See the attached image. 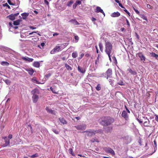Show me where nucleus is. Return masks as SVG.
<instances>
[{
	"instance_id": "37",
	"label": "nucleus",
	"mask_w": 158,
	"mask_h": 158,
	"mask_svg": "<svg viewBox=\"0 0 158 158\" xmlns=\"http://www.w3.org/2000/svg\"><path fill=\"white\" fill-rule=\"evenodd\" d=\"M69 153L71 154L72 156H74V153L73 151V149L72 148H70L69 149Z\"/></svg>"
},
{
	"instance_id": "60",
	"label": "nucleus",
	"mask_w": 158,
	"mask_h": 158,
	"mask_svg": "<svg viewBox=\"0 0 158 158\" xmlns=\"http://www.w3.org/2000/svg\"><path fill=\"white\" fill-rule=\"evenodd\" d=\"M50 89L52 91V92L53 93H54V94H56V92H54V91L53 90V88H52V87H50Z\"/></svg>"
},
{
	"instance_id": "41",
	"label": "nucleus",
	"mask_w": 158,
	"mask_h": 158,
	"mask_svg": "<svg viewBox=\"0 0 158 158\" xmlns=\"http://www.w3.org/2000/svg\"><path fill=\"white\" fill-rule=\"evenodd\" d=\"M51 76V74L50 73H49L48 74H47L45 75V78L48 79Z\"/></svg>"
},
{
	"instance_id": "9",
	"label": "nucleus",
	"mask_w": 158,
	"mask_h": 158,
	"mask_svg": "<svg viewBox=\"0 0 158 158\" xmlns=\"http://www.w3.org/2000/svg\"><path fill=\"white\" fill-rule=\"evenodd\" d=\"M19 14V13L18 12L14 14H11L10 15L7 16V18L11 20H13L15 19V17L17 16Z\"/></svg>"
},
{
	"instance_id": "52",
	"label": "nucleus",
	"mask_w": 158,
	"mask_h": 158,
	"mask_svg": "<svg viewBox=\"0 0 158 158\" xmlns=\"http://www.w3.org/2000/svg\"><path fill=\"white\" fill-rule=\"evenodd\" d=\"M77 5L75 3L73 5V9H75L77 6Z\"/></svg>"
},
{
	"instance_id": "25",
	"label": "nucleus",
	"mask_w": 158,
	"mask_h": 158,
	"mask_svg": "<svg viewBox=\"0 0 158 158\" xmlns=\"http://www.w3.org/2000/svg\"><path fill=\"white\" fill-rule=\"evenodd\" d=\"M127 71L129 72L131 74L133 75H135L137 74V73L135 71H133L131 69L129 68L127 69Z\"/></svg>"
},
{
	"instance_id": "13",
	"label": "nucleus",
	"mask_w": 158,
	"mask_h": 158,
	"mask_svg": "<svg viewBox=\"0 0 158 158\" xmlns=\"http://www.w3.org/2000/svg\"><path fill=\"white\" fill-rule=\"evenodd\" d=\"M25 70L27 71L29 74L31 76L32 75L33 73L34 72V69L31 68L26 69H25Z\"/></svg>"
},
{
	"instance_id": "20",
	"label": "nucleus",
	"mask_w": 158,
	"mask_h": 158,
	"mask_svg": "<svg viewBox=\"0 0 158 158\" xmlns=\"http://www.w3.org/2000/svg\"><path fill=\"white\" fill-rule=\"evenodd\" d=\"M40 63L38 61H35L33 62V65L36 68H39L40 66Z\"/></svg>"
},
{
	"instance_id": "10",
	"label": "nucleus",
	"mask_w": 158,
	"mask_h": 158,
	"mask_svg": "<svg viewBox=\"0 0 158 158\" xmlns=\"http://www.w3.org/2000/svg\"><path fill=\"white\" fill-rule=\"evenodd\" d=\"M106 73L107 74V79L109 77H112V71L111 69H109L106 71Z\"/></svg>"
},
{
	"instance_id": "56",
	"label": "nucleus",
	"mask_w": 158,
	"mask_h": 158,
	"mask_svg": "<svg viewBox=\"0 0 158 158\" xmlns=\"http://www.w3.org/2000/svg\"><path fill=\"white\" fill-rule=\"evenodd\" d=\"M29 28L33 30V29H36V27H34L33 26H30L29 27Z\"/></svg>"
},
{
	"instance_id": "15",
	"label": "nucleus",
	"mask_w": 158,
	"mask_h": 158,
	"mask_svg": "<svg viewBox=\"0 0 158 158\" xmlns=\"http://www.w3.org/2000/svg\"><path fill=\"white\" fill-rule=\"evenodd\" d=\"M120 15V14L118 11L117 12H114L112 13L111 16L112 17H117Z\"/></svg>"
},
{
	"instance_id": "58",
	"label": "nucleus",
	"mask_w": 158,
	"mask_h": 158,
	"mask_svg": "<svg viewBox=\"0 0 158 158\" xmlns=\"http://www.w3.org/2000/svg\"><path fill=\"white\" fill-rule=\"evenodd\" d=\"M137 120L138 121V122L139 123H142L143 122H142V121H141V119H139V118H137Z\"/></svg>"
},
{
	"instance_id": "30",
	"label": "nucleus",
	"mask_w": 158,
	"mask_h": 158,
	"mask_svg": "<svg viewBox=\"0 0 158 158\" xmlns=\"http://www.w3.org/2000/svg\"><path fill=\"white\" fill-rule=\"evenodd\" d=\"M1 64L3 66H8L9 63L7 62L3 61L1 62Z\"/></svg>"
},
{
	"instance_id": "38",
	"label": "nucleus",
	"mask_w": 158,
	"mask_h": 158,
	"mask_svg": "<svg viewBox=\"0 0 158 158\" xmlns=\"http://www.w3.org/2000/svg\"><path fill=\"white\" fill-rule=\"evenodd\" d=\"M73 3V0H70L68 2L67 4V6H70Z\"/></svg>"
},
{
	"instance_id": "43",
	"label": "nucleus",
	"mask_w": 158,
	"mask_h": 158,
	"mask_svg": "<svg viewBox=\"0 0 158 158\" xmlns=\"http://www.w3.org/2000/svg\"><path fill=\"white\" fill-rule=\"evenodd\" d=\"M77 5H80L81 3V1H76L75 3Z\"/></svg>"
},
{
	"instance_id": "17",
	"label": "nucleus",
	"mask_w": 158,
	"mask_h": 158,
	"mask_svg": "<svg viewBox=\"0 0 158 158\" xmlns=\"http://www.w3.org/2000/svg\"><path fill=\"white\" fill-rule=\"evenodd\" d=\"M77 130H83L85 129V126H83L82 125H78L75 127Z\"/></svg>"
},
{
	"instance_id": "3",
	"label": "nucleus",
	"mask_w": 158,
	"mask_h": 158,
	"mask_svg": "<svg viewBox=\"0 0 158 158\" xmlns=\"http://www.w3.org/2000/svg\"><path fill=\"white\" fill-rule=\"evenodd\" d=\"M65 48L64 44H58L50 52L51 54H53L62 50Z\"/></svg>"
},
{
	"instance_id": "32",
	"label": "nucleus",
	"mask_w": 158,
	"mask_h": 158,
	"mask_svg": "<svg viewBox=\"0 0 158 158\" xmlns=\"http://www.w3.org/2000/svg\"><path fill=\"white\" fill-rule=\"evenodd\" d=\"M139 15L142 19H143L146 20V21H148L147 17L145 16L144 15L142 14H140Z\"/></svg>"
},
{
	"instance_id": "55",
	"label": "nucleus",
	"mask_w": 158,
	"mask_h": 158,
	"mask_svg": "<svg viewBox=\"0 0 158 158\" xmlns=\"http://www.w3.org/2000/svg\"><path fill=\"white\" fill-rule=\"evenodd\" d=\"M126 21L127 25L129 26H130V23L129 22L128 20L127 19H126Z\"/></svg>"
},
{
	"instance_id": "16",
	"label": "nucleus",
	"mask_w": 158,
	"mask_h": 158,
	"mask_svg": "<svg viewBox=\"0 0 158 158\" xmlns=\"http://www.w3.org/2000/svg\"><path fill=\"white\" fill-rule=\"evenodd\" d=\"M22 59H23V60L25 61H28L29 62H32L33 61V60H34L33 58H28V57L27 58H26L25 57H23V56L22 57Z\"/></svg>"
},
{
	"instance_id": "44",
	"label": "nucleus",
	"mask_w": 158,
	"mask_h": 158,
	"mask_svg": "<svg viewBox=\"0 0 158 158\" xmlns=\"http://www.w3.org/2000/svg\"><path fill=\"white\" fill-rule=\"evenodd\" d=\"M133 9L137 14L139 15H140V13L138 10L135 9L134 8H133Z\"/></svg>"
},
{
	"instance_id": "26",
	"label": "nucleus",
	"mask_w": 158,
	"mask_h": 158,
	"mask_svg": "<svg viewBox=\"0 0 158 158\" xmlns=\"http://www.w3.org/2000/svg\"><path fill=\"white\" fill-rule=\"evenodd\" d=\"M90 141L92 143H94L95 142L99 143L100 142L99 140L96 138V137H94V138H93L92 139L90 140Z\"/></svg>"
},
{
	"instance_id": "6",
	"label": "nucleus",
	"mask_w": 158,
	"mask_h": 158,
	"mask_svg": "<svg viewBox=\"0 0 158 158\" xmlns=\"http://www.w3.org/2000/svg\"><path fill=\"white\" fill-rule=\"evenodd\" d=\"M85 132H87V135L89 137H91L95 135L94 130H86Z\"/></svg>"
},
{
	"instance_id": "28",
	"label": "nucleus",
	"mask_w": 158,
	"mask_h": 158,
	"mask_svg": "<svg viewBox=\"0 0 158 158\" xmlns=\"http://www.w3.org/2000/svg\"><path fill=\"white\" fill-rule=\"evenodd\" d=\"M73 22L72 23L74 24L75 25H79L80 24V23L77 22V21L75 19H71L69 21V22Z\"/></svg>"
},
{
	"instance_id": "57",
	"label": "nucleus",
	"mask_w": 158,
	"mask_h": 158,
	"mask_svg": "<svg viewBox=\"0 0 158 158\" xmlns=\"http://www.w3.org/2000/svg\"><path fill=\"white\" fill-rule=\"evenodd\" d=\"M12 135L11 134H9L8 136V138L10 139L12 138Z\"/></svg>"
},
{
	"instance_id": "31",
	"label": "nucleus",
	"mask_w": 158,
	"mask_h": 158,
	"mask_svg": "<svg viewBox=\"0 0 158 158\" xmlns=\"http://www.w3.org/2000/svg\"><path fill=\"white\" fill-rule=\"evenodd\" d=\"M72 57L73 58H76L77 57V52L76 51L73 52L72 53Z\"/></svg>"
},
{
	"instance_id": "35",
	"label": "nucleus",
	"mask_w": 158,
	"mask_h": 158,
	"mask_svg": "<svg viewBox=\"0 0 158 158\" xmlns=\"http://www.w3.org/2000/svg\"><path fill=\"white\" fill-rule=\"evenodd\" d=\"M95 134L96 133H100L102 134L103 133V131L102 129H99L97 130H94Z\"/></svg>"
},
{
	"instance_id": "46",
	"label": "nucleus",
	"mask_w": 158,
	"mask_h": 158,
	"mask_svg": "<svg viewBox=\"0 0 158 158\" xmlns=\"http://www.w3.org/2000/svg\"><path fill=\"white\" fill-rule=\"evenodd\" d=\"M147 6L148 8L149 9H152L153 8V7L149 4H148Z\"/></svg>"
},
{
	"instance_id": "8",
	"label": "nucleus",
	"mask_w": 158,
	"mask_h": 158,
	"mask_svg": "<svg viewBox=\"0 0 158 158\" xmlns=\"http://www.w3.org/2000/svg\"><path fill=\"white\" fill-rule=\"evenodd\" d=\"M94 11L95 12L97 13L100 12L102 13L104 15V16H105V14L103 11V10L99 6H97L96 8V9Z\"/></svg>"
},
{
	"instance_id": "5",
	"label": "nucleus",
	"mask_w": 158,
	"mask_h": 158,
	"mask_svg": "<svg viewBox=\"0 0 158 158\" xmlns=\"http://www.w3.org/2000/svg\"><path fill=\"white\" fill-rule=\"evenodd\" d=\"M103 149L107 153H110L113 155H115V153L114 151L110 147H105Z\"/></svg>"
},
{
	"instance_id": "51",
	"label": "nucleus",
	"mask_w": 158,
	"mask_h": 158,
	"mask_svg": "<svg viewBox=\"0 0 158 158\" xmlns=\"http://www.w3.org/2000/svg\"><path fill=\"white\" fill-rule=\"evenodd\" d=\"M155 116H156L155 119L157 122H158V115L155 114Z\"/></svg>"
},
{
	"instance_id": "45",
	"label": "nucleus",
	"mask_w": 158,
	"mask_h": 158,
	"mask_svg": "<svg viewBox=\"0 0 158 158\" xmlns=\"http://www.w3.org/2000/svg\"><path fill=\"white\" fill-rule=\"evenodd\" d=\"M124 11L129 16H130V13L127 11V10L125 8H124Z\"/></svg>"
},
{
	"instance_id": "12",
	"label": "nucleus",
	"mask_w": 158,
	"mask_h": 158,
	"mask_svg": "<svg viewBox=\"0 0 158 158\" xmlns=\"http://www.w3.org/2000/svg\"><path fill=\"white\" fill-rule=\"evenodd\" d=\"M117 84L121 85H125V83L123 82V79L121 77H118L117 78Z\"/></svg>"
},
{
	"instance_id": "11",
	"label": "nucleus",
	"mask_w": 158,
	"mask_h": 158,
	"mask_svg": "<svg viewBox=\"0 0 158 158\" xmlns=\"http://www.w3.org/2000/svg\"><path fill=\"white\" fill-rule=\"evenodd\" d=\"M2 139L5 140V143L4 144V147H6L10 145V140L7 139V137H2Z\"/></svg>"
},
{
	"instance_id": "49",
	"label": "nucleus",
	"mask_w": 158,
	"mask_h": 158,
	"mask_svg": "<svg viewBox=\"0 0 158 158\" xmlns=\"http://www.w3.org/2000/svg\"><path fill=\"white\" fill-rule=\"evenodd\" d=\"M56 134H58L59 132L57 130L55 129H53L52 130Z\"/></svg>"
},
{
	"instance_id": "33",
	"label": "nucleus",
	"mask_w": 158,
	"mask_h": 158,
	"mask_svg": "<svg viewBox=\"0 0 158 158\" xmlns=\"http://www.w3.org/2000/svg\"><path fill=\"white\" fill-rule=\"evenodd\" d=\"M100 55L99 54H98V57L97 58L96 60L95 61V64L96 65V66L97 65H98V64L99 63V57Z\"/></svg>"
},
{
	"instance_id": "62",
	"label": "nucleus",
	"mask_w": 158,
	"mask_h": 158,
	"mask_svg": "<svg viewBox=\"0 0 158 158\" xmlns=\"http://www.w3.org/2000/svg\"><path fill=\"white\" fill-rule=\"evenodd\" d=\"M91 20L93 22H94L96 20V19L94 17H92V18Z\"/></svg>"
},
{
	"instance_id": "29",
	"label": "nucleus",
	"mask_w": 158,
	"mask_h": 158,
	"mask_svg": "<svg viewBox=\"0 0 158 158\" xmlns=\"http://www.w3.org/2000/svg\"><path fill=\"white\" fill-rule=\"evenodd\" d=\"M21 20H17L13 22V24L14 25L17 26L19 25V24Z\"/></svg>"
},
{
	"instance_id": "14",
	"label": "nucleus",
	"mask_w": 158,
	"mask_h": 158,
	"mask_svg": "<svg viewBox=\"0 0 158 158\" xmlns=\"http://www.w3.org/2000/svg\"><path fill=\"white\" fill-rule=\"evenodd\" d=\"M122 116L126 120H127L128 118V114L125 110L123 111L122 112Z\"/></svg>"
},
{
	"instance_id": "47",
	"label": "nucleus",
	"mask_w": 158,
	"mask_h": 158,
	"mask_svg": "<svg viewBox=\"0 0 158 158\" xmlns=\"http://www.w3.org/2000/svg\"><path fill=\"white\" fill-rule=\"evenodd\" d=\"M113 81H114V80H112V79H109V82H110V84L111 85H114V84H113Z\"/></svg>"
},
{
	"instance_id": "23",
	"label": "nucleus",
	"mask_w": 158,
	"mask_h": 158,
	"mask_svg": "<svg viewBox=\"0 0 158 158\" xmlns=\"http://www.w3.org/2000/svg\"><path fill=\"white\" fill-rule=\"evenodd\" d=\"M46 110L47 111V112L50 113H51L52 114H55V113H54L53 112L54 111L52 110H50L48 107H47L45 108Z\"/></svg>"
},
{
	"instance_id": "64",
	"label": "nucleus",
	"mask_w": 158,
	"mask_h": 158,
	"mask_svg": "<svg viewBox=\"0 0 158 158\" xmlns=\"http://www.w3.org/2000/svg\"><path fill=\"white\" fill-rule=\"evenodd\" d=\"M95 47V48L96 49V52L97 53H98V47H97V46H96Z\"/></svg>"
},
{
	"instance_id": "50",
	"label": "nucleus",
	"mask_w": 158,
	"mask_h": 158,
	"mask_svg": "<svg viewBox=\"0 0 158 158\" xmlns=\"http://www.w3.org/2000/svg\"><path fill=\"white\" fill-rule=\"evenodd\" d=\"M7 2L10 5H14V4L12 3L11 2L10 0H8Z\"/></svg>"
},
{
	"instance_id": "54",
	"label": "nucleus",
	"mask_w": 158,
	"mask_h": 158,
	"mask_svg": "<svg viewBox=\"0 0 158 158\" xmlns=\"http://www.w3.org/2000/svg\"><path fill=\"white\" fill-rule=\"evenodd\" d=\"M38 32V31H33V32H32L29 33V35H31L33 33H37Z\"/></svg>"
},
{
	"instance_id": "2",
	"label": "nucleus",
	"mask_w": 158,
	"mask_h": 158,
	"mask_svg": "<svg viewBox=\"0 0 158 158\" xmlns=\"http://www.w3.org/2000/svg\"><path fill=\"white\" fill-rule=\"evenodd\" d=\"M105 52L107 54L109 60H111V53L112 52V44L109 41H105Z\"/></svg>"
},
{
	"instance_id": "24",
	"label": "nucleus",
	"mask_w": 158,
	"mask_h": 158,
	"mask_svg": "<svg viewBox=\"0 0 158 158\" xmlns=\"http://www.w3.org/2000/svg\"><path fill=\"white\" fill-rule=\"evenodd\" d=\"M59 120L60 122L63 124H66L67 123V121L64 118H59Z\"/></svg>"
},
{
	"instance_id": "40",
	"label": "nucleus",
	"mask_w": 158,
	"mask_h": 158,
	"mask_svg": "<svg viewBox=\"0 0 158 158\" xmlns=\"http://www.w3.org/2000/svg\"><path fill=\"white\" fill-rule=\"evenodd\" d=\"M38 156V155L37 153H35L34 154H33L32 155H31V157L32 158H35V157H36Z\"/></svg>"
},
{
	"instance_id": "21",
	"label": "nucleus",
	"mask_w": 158,
	"mask_h": 158,
	"mask_svg": "<svg viewBox=\"0 0 158 158\" xmlns=\"http://www.w3.org/2000/svg\"><path fill=\"white\" fill-rule=\"evenodd\" d=\"M77 69L78 71L82 73H84L85 72V69H82L80 66H78Z\"/></svg>"
},
{
	"instance_id": "18",
	"label": "nucleus",
	"mask_w": 158,
	"mask_h": 158,
	"mask_svg": "<svg viewBox=\"0 0 158 158\" xmlns=\"http://www.w3.org/2000/svg\"><path fill=\"white\" fill-rule=\"evenodd\" d=\"M21 15L22 16V18L23 19H25L29 15L28 13H24L22 14Z\"/></svg>"
},
{
	"instance_id": "39",
	"label": "nucleus",
	"mask_w": 158,
	"mask_h": 158,
	"mask_svg": "<svg viewBox=\"0 0 158 158\" xmlns=\"http://www.w3.org/2000/svg\"><path fill=\"white\" fill-rule=\"evenodd\" d=\"M96 89L97 90L99 91L101 90V85L100 84H98L97 86L96 87Z\"/></svg>"
},
{
	"instance_id": "4",
	"label": "nucleus",
	"mask_w": 158,
	"mask_h": 158,
	"mask_svg": "<svg viewBox=\"0 0 158 158\" xmlns=\"http://www.w3.org/2000/svg\"><path fill=\"white\" fill-rule=\"evenodd\" d=\"M31 93L33 94L32 98L33 102H36L39 99L38 94H40L39 90L37 89H35L31 91Z\"/></svg>"
},
{
	"instance_id": "42",
	"label": "nucleus",
	"mask_w": 158,
	"mask_h": 158,
	"mask_svg": "<svg viewBox=\"0 0 158 158\" xmlns=\"http://www.w3.org/2000/svg\"><path fill=\"white\" fill-rule=\"evenodd\" d=\"M3 6H7L8 9L10 8V6L8 5V4L6 3L3 4Z\"/></svg>"
},
{
	"instance_id": "34",
	"label": "nucleus",
	"mask_w": 158,
	"mask_h": 158,
	"mask_svg": "<svg viewBox=\"0 0 158 158\" xmlns=\"http://www.w3.org/2000/svg\"><path fill=\"white\" fill-rule=\"evenodd\" d=\"M65 66L67 69L68 70H72L71 67L67 64H65Z\"/></svg>"
},
{
	"instance_id": "1",
	"label": "nucleus",
	"mask_w": 158,
	"mask_h": 158,
	"mask_svg": "<svg viewBox=\"0 0 158 158\" xmlns=\"http://www.w3.org/2000/svg\"><path fill=\"white\" fill-rule=\"evenodd\" d=\"M101 124L103 126H108L110 125L114 121L113 118L110 116H105L102 118Z\"/></svg>"
},
{
	"instance_id": "59",
	"label": "nucleus",
	"mask_w": 158,
	"mask_h": 158,
	"mask_svg": "<svg viewBox=\"0 0 158 158\" xmlns=\"http://www.w3.org/2000/svg\"><path fill=\"white\" fill-rule=\"evenodd\" d=\"M44 3L45 4H46L47 5H49V2H48L47 1V0H44Z\"/></svg>"
},
{
	"instance_id": "36",
	"label": "nucleus",
	"mask_w": 158,
	"mask_h": 158,
	"mask_svg": "<svg viewBox=\"0 0 158 158\" xmlns=\"http://www.w3.org/2000/svg\"><path fill=\"white\" fill-rule=\"evenodd\" d=\"M99 46L101 51L102 52H103V46L101 43H99Z\"/></svg>"
},
{
	"instance_id": "7",
	"label": "nucleus",
	"mask_w": 158,
	"mask_h": 158,
	"mask_svg": "<svg viewBox=\"0 0 158 158\" xmlns=\"http://www.w3.org/2000/svg\"><path fill=\"white\" fill-rule=\"evenodd\" d=\"M136 55L138 56L140 58L141 61H143L144 63V61L145 60L146 58L142 52H139L138 53L136 54Z\"/></svg>"
},
{
	"instance_id": "19",
	"label": "nucleus",
	"mask_w": 158,
	"mask_h": 158,
	"mask_svg": "<svg viewBox=\"0 0 158 158\" xmlns=\"http://www.w3.org/2000/svg\"><path fill=\"white\" fill-rule=\"evenodd\" d=\"M150 54L151 56L155 57L156 59L158 60V54L153 52H150Z\"/></svg>"
},
{
	"instance_id": "27",
	"label": "nucleus",
	"mask_w": 158,
	"mask_h": 158,
	"mask_svg": "<svg viewBox=\"0 0 158 158\" xmlns=\"http://www.w3.org/2000/svg\"><path fill=\"white\" fill-rule=\"evenodd\" d=\"M32 81L35 83L37 84H42L43 83H41L40 82L38 81L35 77H33L32 79Z\"/></svg>"
},
{
	"instance_id": "22",
	"label": "nucleus",
	"mask_w": 158,
	"mask_h": 158,
	"mask_svg": "<svg viewBox=\"0 0 158 158\" xmlns=\"http://www.w3.org/2000/svg\"><path fill=\"white\" fill-rule=\"evenodd\" d=\"M146 120L143 123L144 126L145 127H148L149 126L150 123V121L148 119L146 118Z\"/></svg>"
},
{
	"instance_id": "63",
	"label": "nucleus",
	"mask_w": 158,
	"mask_h": 158,
	"mask_svg": "<svg viewBox=\"0 0 158 158\" xmlns=\"http://www.w3.org/2000/svg\"><path fill=\"white\" fill-rule=\"evenodd\" d=\"M90 56V55L88 53H87V54H85V56L87 57H89Z\"/></svg>"
},
{
	"instance_id": "48",
	"label": "nucleus",
	"mask_w": 158,
	"mask_h": 158,
	"mask_svg": "<svg viewBox=\"0 0 158 158\" xmlns=\"http://www.w3.org/2000/svg\"><path fill=\"white\" fill-rule=\"evenodd\" d=\"M84 55V53H82L81 54L80 56L78 58L79 59H81Z\"/></svg>"
},
{
	"instance_id": "53",
	"label": "nucleus",
	"mask_w": 158,
	"mask_h": 158,
	"mask_svg": "<svg viewBox=\"0 0 158 158\" xmlns=\"http://www.w3.org/2000/svg\"><path fill=\"white\" fill-rule=\"evenodd\" d=\"M118 5L119 6H120L121 8H125V7H124L123 5H122V4L120 2L118 4Z\"/></svg>"
},
{
	"instance_id": "61",
	"label": "nucleus",
	"mask_w": 158,
	"mask_h": 158,
	"mask_svg": "<svg viewBox=\"0 0 158 158\" xmlns=\"http://www.w3.org/2000/svg\"><path fill=\"white\" fill-rule=\"evenodd\" d=\"M74 38L76 40H78L79 39V37L77 36H75Z\"/></svg>"
}]
</instances>
